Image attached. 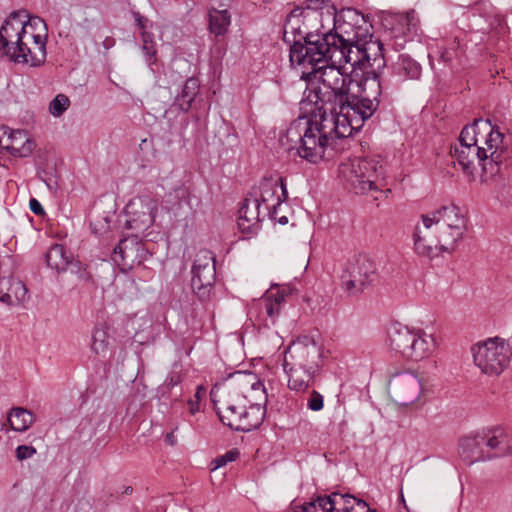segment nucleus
Instances as JSON below:
<instances>
[{"label": "nucleus", "mask_w": 512, "mask_h": 512, "mask_svg": "<svg viewBox=\"0 0 512 512\" xmlns=\"http://www.w3.org/2000/svg\"><path fill=\"white\" fill-rule=\"evenodd\" d=\"M166 442L170 445H174L176 443L173 431L166 435Z\"/></svg>", "instance_id": "obj_55"}, {"label": "nucleus", "mask_w": 512, "mask_h": 512, "mask_svg": "<svg viewBox=\"0 0 512 512\" xmlns=\"http://www.w3.org/2000/svg\"><path fill=\"white\" fill-rule=\"evenodd\" d=\"M0 148L17 157H27L33 151V143L23 130L0 128Z\"/></svg>", "instance_id": "obj_24"}, {"label": "nucleus", "mask_w": 512, "mask_h": 512, "mask_svg": "<svg viewBox=\"0 0 512 512\" xmlns=\"http://www.w3.org/2000/svg\"><path fill=\"white\" fill-rule=\"evenodd\" d=\"M67 270L77 275L78 278L81 280H88L90 278V275L86 269V265L83 264L81 261L74 259L73 255H71L69 259V265Z\"/></svg>", "instance_id": "obj_44"}, {"label": "nucleus", "mask_w": 512, "mask_h": 512, "mask_svg": "<svg viewBox=\"0 0 512 512\" xmlns=\"http://www.w3.org/2000/svg\"><path fill=\"white\" fill-rule=\"evenodd\" d=\"M259 386H262V384L260 382L251 383L252 389H257Z\"/></svg>", "instance_id": "obj_60"}, {"label": "nucleus", "mask_w": 512, "mask_h": 512, "mask_svg": "<svg viewBox=\"0 0 512 512\" xmlns=\"http://www.w3.org/2000/svg\"><path fill=\"white\" fill-rule=\"evenodd\" d=\"M283 369L288 376L289 389L297 392L306 391L311 385H313L315 377L319 374L318 370L297 366H286V364H283Z\"/></svg>", "instance_id": "obj_30"}, {"label": "nucleus", "mask_w": 512, "mask_h": 512, "mask_svg": "<svg viewBox=\"0 0 512 512\" xmlns=\"http://www.w3.org/2000/svg\"><path fill=\"white\" fill-rule=\"evenodd\" d=\"M29 206H30L31 211L34 214H36V215L44 214V209H43L41 203L37 199L31 198L30 202H29Z\"/></svg>", "instance_id": "obj_50"}, {"label": "nucleus", "mask_w": 512, "mask_h": 512, "mask_svg": "<svg viewBox=\"0 0 512 512\" xmlns=\"http://www.w3.org/2000/svg\"><path fill=\"white\" fill-rule=\"evenodd\" d=\"M216 262L212 252L207 249L198 251L191 273V287L202 301L209 298L216 280Z\"/></svg>", "instance_id": "obj_10"}, {"label": "nucleus", "mask_w": 512, "mask_h": 512, "mask_svg": "<svg viewBox=\"0 0 512 512\" xmlns=\"http://www.w3.org/2000/svg\"><path fill=\"white\" fill-rule=\"evenodd\" d=\"M151 256L139 236L132 235L119 241L112 253V260L122 272L127 273L135 266L143 264Z\"/></svg>", "instance_id": "obj_15"}, {"label": "nucleus", "mask_w": 512, "mask_h": 512, "mask_svg": "<svg viewBox=\"0 0 512 512\" xmlns=\"http://www.w3.org/2000/svg\"><path fill=\"white\" fill-rule=\"evenodd\" d=\"M285 302V293L279 289H270L249 309V315L255 313L261 322L268 325V322L274 324L280 314V310Z\"/></svg>", "instance_id": "obj_20"}, {"label": "nucleus", "mask_w": 512, "mask_h": 512, "mask_svg": "<svg viewBox=\"0 0 512 512\" xmlns=\"http://www.w3.org/2000/svg\"><path fill=\"white\" fill-rule=\"evenodd\" d=\"M115 44V40L112 38V37H106L103 41V47L106 49V50H109L110 48H112Z\"/></svg>", "instance_id": "obj_52"}, {"label": "nucleus", "mask_w": 512, "mask_h": 512, "mask_svg": "<svg viewBox=\"0 0 512 512\" xmlns=\"http://www.w3.org/2000/svg\"><path fill=\"white\" fill-rule=\"evenodd\" d=\"M497 198L505 207H512V185H504Z\"/></svg>", "instance_id": "obj_47"}, {"label": "nucleus", "mask_w": 512, "mask_h": 512, "mask_svg": "<svg viewBox=\"0 0 512 512\" xmlns=\"http://www.w3.org/2000/svg\"><path fill=\"white\" fill-rule=\"evenodd\" d=\"M339 172L356 194L378 192L384 186V166L375 158H355L341 164Z\"/></svg>", "instance_id": "obj_5"}, {"label": "nucleus", "mask_w": 512, "mask_h": 512, "mask_svg": "<svg viewBox=\"0 0 512 512\" xmlns=\"http://www.w3.org/2000/svg\"><path fill=\"white\" fill-rule=\"evenodd\" d=\"M420 31V21L414 10L399 15L389 31L390 45L395 50H401L406 43L413 41Z\"/></svg>", "instance_id": "obj_18"}, {"label": "nucleus", "mask_w": 512, "mask_h": 512, "mask_svg": "<svg viewBox=\"0 0 512 512\" xmlns=\"http://www.w3.org/2000/svg\"><path fill=\"white\" fill-rule=\"evenodd\" d=\"M0 285L7 286L5 294H0V301L13 306L24 303L29 299L28 289L25 284L13 277L0 279Z\"/></svg>", "instance_id": "obj_33"}, {"label": "nucleus", "mask_w": 512, "mask_h": 512, "mask_svg": "<svg viewBox=\"0 0 512 512\" xmlns=\"http://www.w3.org/2000/svg\"><path fill=\"white\" fill-rule=\"evenodd\" d=\"M71 255L72 253L68 252L63 245L54 244L46 252V263L51 269L64 272L68 268Z\"/></svg>", "instance_id": "obj_35"}, {"label": "nucleus", "mask_w": 512, "mask_h": 512, "mask_svg": "<svg viewBox=\"0 0 512 512\" xmlns=\"http://www.w3.org/2000/svg\"><path fill=\"white\" fill-rule=\"evenodd\" d=\"M142 50L146 55V61L149 65H152L156 62V44L153 39V34L143 31L142 32Z\"/></svg>", "instance_id": "obj_41"}, {"label": "nucleus", "mask_w": 512, "mask_h": 512, "mask_svg": "<svg viewBox=\"0 0 512 512\" xmlns=\"http://www.w3.org/2000/svg\"><path fill=\"white\" fill-rule=\"evenodd\" d=\"M391 71L399 81L419 80L422 75V66L408 54H400L392 63Z\"/></svg>", "instance_id": "obj_31"}, {"label": "nucleus", "mask_w": 512, "mask_h": 512, "mask_svg": "<svg viewBox=\"0 0 512 512\" xmlns=\"http://www.w3.org/2000/svg\"><path fill=\"white\" fill-rule=\"evenodd\" d=\"M182 381V377L178 372H171L165 379L164 385L167 388H173L179 385Z\"/></svg>", "instance_id": "obj_48"}, {"label": "nucleus", "mask_w": 512, "mask_h": 512, "mask_svg": "<svg viewBox=\"0 0 512 512\" xmlns=\"http://www.w3.org/2000/svg\"><path fill=\"white\" fill-rule=\"evenodd\" d=\"M360 94H349L345 104L340 105L332 114L321 113L313 119L300 116L293 120L280 142L288 151L310 163H318L326 156L336 139L351 136L358 132L377 111L380 104V80L360 81L357 83Z\"/></svg>", "instance_id": "obj_1"}, {"label": "nucleus", "mask_w": 512, "mask_h": 512, "mask_svg": "<svg viewBox=\"0 0 512 512\" xmlns=\"http://www.w3.org/2000/svg\"><path fill=\"white\" fill-rule=\"evenodd\" d=\"M437 245L439 256H442L444 253L451 254L453 253L459 242L463 239L464 233L466 229L456 228V229H442L435 228Z\"/></svg>", "instance_id": "obj_34"}, {"label": "nucleus", "mask_w": 512, "mask_h": 512, "mask_svg": "<svg viewBox=\"0 0 512 512\" xmlns=\"http://www.w3.org/2000/svg\"><path fill=\"white\" fill-rule=\"evenodd\" d=\"M26 26L29 25V26H38V25H42L43 29H44V32L47 31V26H46V23L45 21L40 18V17H29L28 14L26 13ZM43 35H46V33H44Z\"/></svg>", "instance_id": "obj_49"}, {"label": "nucleus", "mask_w": 512, "mask_h": 512, "mask_svg": "<svg viewBox=\"0 0 512 512\" xmlns=\"http://www.w3.org/2000/svg\"><path fill=\"white\" fill-rule=\"evenodd\" d=\"M441 59L444 61V62H448L450 61L451 57L448 55V52H443L441 53Z\"/></svg>", "instance_id": "obj_58"}, {"label": "nucleus", "mask_w": 512, "mask_h": 512, "mask_svg": "<svg viewBox=\"0 0 512 512\" xmlns=\"http://www.w3.org/2000/svg\"><path fill=\"white\" fill-rule=\"evenodd\" d=\"M15 453H16V458L19 461H23V460L32 458L37 453V450L33 446L19 445L16 448Z\"/></svg>", "instance_id": "obj_46"}, {"label": "nucleus", "mask_w": 512, "mask_h": 512, "mask_svg": "<svg viewBox=\"0 0 512 512\" xmlns=\"http://www.w3.org/2000/svg\"><path fill=\"white\" fill-rule=\"evenodd\" d=\"M275 220H277L281 225H285L288 223V218L286 216H281L279 218L276 217Z\"/></svg>", "instance_id": "obj_57"}, {"label": "nucleus", "mask_w": 512, "mask_h": 512, "mask_svg": "<svg viewBox=\"0 0 512 512\" xmlns=\"http://www.w3.org/2000/svg\"><path fill=\"white\" fill-rule=\"evenodd\" d=\"M233 377H243V378H253V374L252 373H243V372H240V371H237L235 372L233 375Z\"/></svg>", "instance_id": "obj_54"}, {"label": "nucleus", "mask_w": 512, "mask_h": 512, "mask_svg": "<svg viewBox=\"0 0 512 512\" xmlns=\"http://www.w3.org/2000/svg\"><path fill=\"white\" fill-rule=\"evenodd\" d=\"M421 220L422 225L417 224L413 231V249L418 256L433 260L439 257L434 225L424 214L421 215Z\"/></svg>", "instance_id": "obj_19"}, {"label": "nucleus", "mask_w": 512, "mask_h": 512, "mask_svg": "<svg viewBox=\"0 0 512 512\" xmlns=\"http://www.w3.org/2000/svg\"><path fill=\"white\" fill-rule=\"evenodd\" d=\"M106 328L96 326L92 332L91 350L99 356H105L108 352L109 340Z\"/></svg>", "instance_id": "obj_39"}, {"label": "nucleus", "mask_w": 512, "mask_h": 512, "mask_svg": "<svg viewBox=\"0 0 512 512\" xmlns=\"http://www.w3.org/2000/svg\"><path fill=\"white\" fill-rule=\"evenodd\" d=\"M246 403V397L237 395L235 399L216 407V413L220 421L232 430L250 432L263 423L265 408L260 404H251L247 407Z\"/></svg>", "instance_id": "obj_8"}, {"label": "nucleus", "mask_w": 512, "mask_h": 512, "mask_svg": "<svg viewBox=\"0 0 512 512\" xmlns=\"http://www.w3.org/2000/svg\"><path fill=\"white\" fill-rule=\"evenodd\" d=\"M136 21H137V25H138L141 29H144V24H143L142 18L139 16V14H137Z\"/></svg>", "instance_id": "obj_59"}, {"label": "nucleus", "mask_w": 512, "mask_h": 512, "mask_svg": "<svg viewBox=\"0 0 512 512\" xmlns=\"http://www.w3.org/2000/svg\"><path fill=\"white\" fill-rule=\"evenodd\" d=\"M146 143H147V139H143L141 141V143L139 144V147H140L141 150L144 149V146L146 145Z\"/></svg>", "instance_id": "obj_61"}, {"label": "nucleus", "mask_w": 512, "mask_h": 512, "mask_svg": "<svg viewBox=\"0 0 512 512\" xmlns=\"http://www.w3.org/2000/svg\"><path fill=\"white\" fill-rule=\"evenodd\" d=\"M304 11L321 12L324 15L333 14L336 8L329 0H306L305 6L301 7Z\"/></svg>", "instance_id": "obj_40"}, {"label": "nucleus", "mask_w": 512, "mask_h": 512, "mask_svg": "<svg viewBox=\"0 0 512 512\" xmlns=\"http://www.w3.org/2000/svg\"><path fill=\"white\" fill-rule=\"evenodd\" d=\"M481 442L482 438L480 432L463 437L460 440L459 454L463 461L468 465L475 462L490 460V455L486 451L485 445Z\"/></svg>", "instance_id": "obj_29"}, {"label": "nucleus", "mask_w": 512, "mask_h": 512, "mask_svg": "<svg viewBox=\"0 0 512 512\" xmlns=\"http://www.w3.org/2000/svg\"><path fill=\"white\" fill-rule=\"evenodd\" d=\"M324 406V397L321 393L316 390H312L308 399H307V407L312 411H320Z\"/></svg>", "instance_id": "obj_45"}, {"label": "nucleus", "mask_w": 512, "mask_h": 512, "mask_svg": "<svg viewBox=\"0 0 512 512\" xmlns=\"http://www.w3.org/2000/svg\"><path fill=\"white\" fill-rule=\"evenodd\" d=\"M362 38L363 34L356 33L353 41H341L336 54H334L333 64L340 68H343L345 64H350L354 69L363 71Z\"/></svg>", "instance_id": "obj_23"}, {"label": "nucleus", "mask_w": 512, "mask_h": 512, "mask_svg": "<svg viewBox=\"0 0 512 512\" xmlns=\"http://www.w3.org/2000/svg\"><path fill=\"white\" fill-rule=\"evenodd\" d=\"M26 22L25 11L12 12L4 21L0 28V56L15 63L38 67L46 60L47 37L33 33L28 35Z\"/></svg>", "instance_id": "obj_3"}, {"label": "nucleus", "mask_w": 512, "mask_h": 512, "mask_svg": "<svg viewBox=\"0 0 512 512\" xmlns=\"http://www.w3.org/2000/svg\"><path fill=\"white\" fill-rule=\"evenodd\" d=\"M388 392L396 403L407 406L419 399L422 384L418 376L412 372L396 373L388 382Z\"/></svg>", "instance_id": "obj_16"}, {"label": "nucleus", "mask_w": 512, "mask_h": 512, "mask_svg": "<svg viewBox=\"0 0 512 512\" xmlns=\"http://www.w3.org/2000/svg\"><path fill=\"white\" fill-rule=\"evenodd\" d=\"M482 444L490 455V460L508 456L512 453L511 438L502 427H491L480 431Z\"/></svg>", "instance_id": "obj_21"}, {"label": "nucleus", "mask_w": 512, "mask_h": 512, "mask_svg": "<svg viewBox=\"0 0 512 512\" xmlns=\"http://www.w3.org/2000/svg\"><path fill=\"white\" fill-rule=\"evenodd\" d=\"M392 350L406 359L419 361L429 357L435 347L431 334L418 328H410L400 323L392 324L388 331Z\"/></svg>", "instance_id": "obj_6"}, {"label": "nucleus", "mask_w": 512, "mask_h": 512, "mask_svg": "<svg viewBox=\"0 0 512 512\" xmlns=\"http://www.w3.org/2000/svg\"><path fill=\"white\" fill-rule=\"evenodd\" d=\"M290 512H377L367 502L352 494L332 492L317 496L302 505H293Z\"/></svg>", "instance_id": "obj_9"}, {"label": "nucleus", "mask_w": 512, "mask_h": 512, "mask_svg": "<svg viewBox=\"0 0 512 512\" xmlns=\"http://www.w3.org/2000/svg\"><path fill=\"white\" fill-rule=\"evenodd\" d=\"M231 22V16L227 10L212 9L209 12V31L220 36L225 34Z\"/></svg>", "instance_id": "obj_38"}, {"label": "nucleus", "mask_w": 512, "mask_h": 512, "mask_svg": "<svg viewBox=\"0 0 512 512\" xmlns=\"http://www.w3.org/2000/svg\"><path fill=\"white\" fill-rule=\"evenodd\" d=\"M305 25L308 31V40L317 38L328 32L327 15L316 11H305ZM331 31H329L330 33Z\"/></svg>", "instance_id": "obj_37"}, {"label": "nucleus", "mask_w": 512, "mask_h": 512, "mask_svg": "<svg viewBox=\"0 0 512 512\" xmlns=\"http://www.w3.org/2000/svg\"><path fill=\"white\" fill-rule=\"evenodd\" d=\"M200 82L195 77L188 78L181 90V93L175 98L174 104L183 112L189 111L191 104L199 93Z\"/></svg>", "instance_id": "obj_36"}, {"label": "nucleus", "mask_w": 512, "mask_h": 512, "mask_svg": "<svg viewBox=\"0 0 512 512\" xmlns=\"http://www.w3.org/2000/svg\"><path fill=\"white\" fill-rule=\"evenodd\" d=\"M240 455V452L237 449H231L227 451L224 455H220L216 457L212 462L211 471H215L220 467L225 466L227 463L235 461Z\"/></svg>", "instance_id": "obj_43"}, {"label": "nucleus", "mask_w": 512, "mask_h": 512, "mask_svg": "<svg viewBox=\"0 0 512 512\" xmlns=\"http://www.w3.org/2000/svg\"><path fill=\"white\" fill-rule=\"evenodd\" d=\"M283 364L319 371L321 366V349L315 341L308 337L298 339L292 342L286 349Z\"/></svg>", "instance_id": "obj_14"}, {"label": "nucleus", "mask_w": 512, "mask_h": 512, "mask_svg": "<svg viewBox=\"0 0 512 512\" xmlns=\"http://www.w3.org/2000/svg\"><path fill=\"white\" fill-rule=\"evenodd\" d=\"M261 204L258 198H246L238 210L237 224L243 234H255L260 229Z\"/></svg>", "instance_id": "obj_26"}, {"label": "nucleus", "mask_w": 512, "mask_h": 512, "mask_svg": "<svg viewBox=\"0 0 512 512\" xmlns=\"http://www.w3.org/2000/svg\"><path fill=\"white\" fill-rule=\"evenodd\" d=\"M307 32L305 11L300 7H296L286 17L283 39L291 47L294 43L306 42L308 40Z\"/></svg>", "instance_id": "obj_27"}, {"label": "nucleus", "mask_w": 512, "mask_h": 512, "mask_svg": "<svg viewBox=\"0 0 512 512\" xmlns=\"http://www.w3.org/2000/svg\"><path fill=\"white\" fill-rule=\"evenodd\" d=\"M304 76L309 81L312 79L318 81L316 87L305 91L306 96L303 102L314 106L310 110L312 116L308 119H313L315 115L321 113L332 114L340 105L345 104L344 101L349 99L351 85L354 81L350 75L342 72L337 65L319 66L310 72H303Z\"/></svg>", "instance_id": "obj_4"}, {"label": "nucleus", "mask_w": 512, "mask_h": 512, "mask_svg": "<svg viewBox=\"0 0 512 512\" xmlns=\"http://www.w3.org/2000/svg\"><path fill=\"white\" fill-rule=\"evenodd\" d=\"M503 140V133L489 120L475 119L462 128L451 154L468 176L473 177L477 161L481 167L480 180L487 183L500 172L506 158Z\"/></svg>", "instance_id": "obj_2"}, {"label": "nucleus", "mask_w": 512, "mask_h": 512, "mask_svg": "<svg viewBox=\"0 0 512 512\" xmlns=\"http://www.w3.org/2000/svg\"><path fill=\"white\" fill-rule=\"evenodd\" d=\"M194 400H200L199 390L195 393Z\"/></svg>", "instance_id": "obj_62"}, {"label": "nucleus", "mask_w": 512, "mask_h": 512, "mask_svg": "<svg viewBox=\"0 0 512 512\" xmlns=\"http://www.w3.org/2000/svg\"><path fill=\"white\" fill-rule=\"evenodd\" d=\"M424 215L431 219L435 228L467 229L465 216L462 214L461 209L454 204L442 206Z\"/></svg>", "instance_id": "obj_25"}, {"label": "nucleus", "mask_w": 512, "mask_h": 512, "mask_svg": "<svg viewBox=\"0 0 512 512\" xmlns=\"http://www.w3.org/2000/svg\"><path fill=\"white\" fill-rule=\"evenodd\" d=\"M47 186L50 190H56L58 187L57 181L50 179L49 182H47Z\"/></svg>", "instance_id": "obj_56"}, {"label": "nucleus", "mask_w": 512, "mask_h": 512, "mask_svg": "<svg viewBox=\"0 0 512 512\" xmlns=\"http://www.w3.org/2000/svg\"><path fill=\"white\" fill-rule=\"evenodd\" d=\"M307 32L305 11L300 7H296L286 17L283 39L291 47L294 43L306 42L308 40Z\"/></svg>", "instance_id": "obj_28"}, {"label": "nucleus", "mask_w": 512, "mask_h": 512, "mask_svg": "<svg viewBox=\"0 0 512 512\" xmlns=\"http://www.w3.org/2000/svg\"><path fill=\"white\" fill-rule=\"evenodd\" d=\"M117 493L131 495L133 493V487L132 486H123L120 490L117 491Z\"/></svg>", "instance_id": "obj_53"}, {"label": "nucleus", "mask_w": 512, "mask_h": 512, "mask_svg": "<svg viewBox=\"0 0 512 512\" xmlns=\"http://www.w3.org/2000/svg\"><path fill=\"white\" fill-rule=\"evenodd\" d=\"M69 106V98L65 94H57L49 104V112L54 117H60Z\"/></svg>", "instance_id": "obj_42"}, {"label": "nucleus", "mask_w": 512, "mask_h": 512, "mask_svg": "<svg viewBox=\"0 0 512 512\" xmlns=\"http://www.w3.org/2000/svg\"><path fill=\"white\" fill-rule=\"evenodd\" d=\"M156 213V200L147 195L135 197L125 207V227L140 236L154 223Z\"/></svg>", "instance_id": "obj_11"}, {"label": "nucleus", "mask_w": 512, "mask_h": 512, "mask_svg": "<svg viewBox=\"0 0 512 512\" xmlns=\"http://www.w3.org/2000/svg\"><path fill=\"white\" fill-rule=\"evenodd\" d=\"M361 46V57L364 61V77L361 81L370 82L373 80H379L380 75L386 66L382 42L375 39L373 34H363Z\"/></svg>", "instance_id": "obj_17"}, {"label": "nucleus", "mask_w": 512, "mask_h": 512, "mask_svg": "<svg viewBox=\"0 0 512 512\" xmlns=\"http://www.w3.org/2000/svg\"><path fill=\"white\" fill-rule=\"evenodd\" d=\"M189 411L191 414H195L199 411V403L198 400L189 399L188 402Z\"/></svg>", "instance_id": "obj_51"}, {"label": "nucleus", "mask_w": 512, "mask_h": 512, "mask_svg": "<svg viewBox=\"0 0 512 512\" xmlns=\"http://www.w3.org/2000/svg\"><path fill=\"white\" fill-rule=\"evenodd\" d=\"M341 42L335 33L324 32L317 38L302 43H294L290 47V61L294 65L310 66L313 70L319 66L333 64L334 54Z\"/></svg>", "instance_id": "obj_7"}, {"label": "nucleus", "mask_w": 512, "mask_h": 512, "mask_svg": "<svg viewBox=\"0 0 512 512\" xmlns=\"http://www.w3.org/2000/svg\"><path fill=\"white\" fill-rule=\"evenodd\" d=\"M327 24L328 31L337 34L341 41H353L356 33L368 34L362 29L367 24L364 15L354 8H344L339 12L335 8L333 14L327 15Z\"/></svg>", "instance_id": "obj_13"}, {"label": "nucleus", "mask_w": 512, "mask_h": 512, "mask_svg": "<svg viewBox=\"0 0 512 512\" xmlns=\"http://www.w3.org/2000/svg\"><path fill=\"white\" fill-rule=\"evenodd\" d=\"M288 197L286 185L283 179L278 182L265 181L260 185V204L264 206L265 214L276 219L278 207Z\"/></svg>", "instance_id": "obj_22"}, {"label": "nucleus", "mask_w": 512, "mask_h": 512, "mask_svg": "<svg viewBox=\"0 0 512 512\" xmlns=\"http://www.w3.org/2000/svg\"><path fill=\"white\" fill-rule=\"evenodd\" d=\"M375 273L374 262L361 256L347 264L341 276V286L349 295H356L374 280Z\"/></svg>", "instance_id": "obj_12"}, {"label": "nucleus", "mask_w": 512, "mask_h": 512, "mask_svg": "<svg viewBox=\"0 0 512 512\" xmlns=\"http://www.w3.org/2000/svg\"><path fill=\"white\" fill-rule=\"evenodd\" d=\"M35 422V415L26 408L13 407L7 413L6 422L1 424V431H27Z\"/></svg>", "instance_id": "obj_32"}]
</instances>
